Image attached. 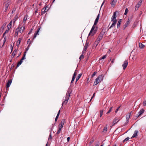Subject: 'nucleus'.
<instances>
[{
  "instance_id": "1",
  "label": "nucleus",
  "mask_w": 146,
  "mask_h": 146,
  "mask_svg": "<svg viewBox=\"0 0 146 146\" xmlns=\"http://www.w3.org/2000/svg\"><path fill=\"white\" fill-rule=\"evenodd\" d=\"M117 13L118 14L119 13V12L117 11H116L114 12L113 13V15L111 17V21L113 22L112 24L110 26V27L109 28V29H111V28L113 27L114 26L116 25L117 22V20L116 19V14Z\"/></svg>"
},
{
  "instance_id": "2",
  "label": "nucleus",
  "mask_w": 146,
  "mask_h": 146,
  "mask_svg": "<svg viewBox=\"0 0 146 146\" xmlns=\"http://www.w3.org/2000/svg\"><path fill=\"white\" fill-rule=\"evenodd\" d=\"M72 90L71 89L69 88L66 94V99L64 100V103H67L69 99V97L70 96V94Z\"/></svg>"
},
{
  "instance_id": "3",
  "label": "nucleus",
  "mask_w": 146,
  "mask_h": 146,
  "mask_svg": "<svg viewBox=\"0 0 146 146\" xmlns=\"http://www.w3.org/2000/svg\"><path fill=\"white\" fill-rule=\"evenodd\" d=\"M25 29V26H23V27H20V26H19L16 29V31L18 32H19L21 33H22L24 30Z\"/></svg>"
},
{
  "instance_id": "4",
  "label": "nucleus",
  "mask_w": 146,
  "mask_h": 146,
  "mask_svg": "<svg viewBox=\"0 0 146 146\" xmlns=\"http://www.w3.org/2000/svg\"><path fill=\"white\" fill-rule=\"evenodd\" d=\"M48 9L49 8L47 6H46L45 7L43 8L41 10V15L44 14L48 11Z\"/></svg>"
},
{
  "instance_id": "5",
  "label": "nucleus",
  "mask_w": 146,
  "mask_h": 146,
  "mask_svg": "<svg viewBox=\"0 0 146 146\" xmlns=\"http://www.w3.org/2000/svg\"><path fill=\"white\" fill-rule=\"evenodd\" d=\"M142 2V0H140L138 2L137 4L136 5L135 7V11H136L138 10V8L141 6V3Z\"/></svg>"
},
{
  "instance_id": "6",
  "label": "nucleus",
  "mask_w": 146,
  "mask_h": 146,
  "mask_svg": "<svg viewBox=\"0 0 146 146\" xmlns=\"http://www.w3.org/2000/svg\"><path fill=\"white\" fill-rule=\"evenodd\" d=\"M130 21L129 19H128V20L125 23V25L123 26V30H124L130 24Z\"/></svg>"
},
{
  "instance_id": "7",
  "label": "nucleus",
  "mask_w": 146,
  "mask_h": 146,
  "mask_svg": "<svg viewBox=\"0 0 146 146\" xmlns=\"http://www.w3.org/2000/svg\"><path fill=\"white\" fill-rule=\"evenodd\" d=\"M89 43L87 42H86V44L84 46V49L82 52V54H83L84 53H85L86 50L88 48Z\"/></svg>"
},
{
  "instance_id": "8",
  "label": "nucleus",
  "mask_w": 146,
  "mask_h": 146,
  "mask_svg": "<svg viewBox=\"0 0 146 146\" xmlns=\"http://www.w3.org/2000/svg\"><path fill=\"white\" fill-rule=\"evenodd\" d=\"M12 80V79H10L8 80V82L7 83L6 89H7V88H9L11 84Z\"/></svg>"
},
{
  "instance_id": "9",
  "label": "nucleus",
  "mask_w": 146,
  "mask_h": 146,
  "mask_svg": "<svg viewBox=\"0 0 146 146\" xmlns=\"http://www.w3.org/2000/svg\"><path fill=\"white\" fill-rule=\"evenodd\" d=\"M128 64V62L127 60H125L123 64L122 65V66L124 70H125L127 67Z\"/></svg>"
},
{
  "instance_id": "10",
  "label": "nucleus",
  "mask_w": 146,
  "mask_h": 146,
  "mask_svg": "<svg viewBox=\"0 0 146 146\" xmlns=\"http://www.w3.org/2000/svg\"><path fill=\"white\" fill-rule=\"evenodd\" d=\"M104 77V76L103 75H102L98 76L96 79V80L98 78V79L97 80V82H99V83L103 80V78Z\"/></svg>"
},
{
  "instance_id": "11",
  "label": "nucleus",
  "mask_w": 146,
  "mask_h": 146,
  "mask_svg": "<svg viewBox=\"0 0 146 146\" xmlns=\"http://www.w3.org/2000/svg\"><path fill=\"white\" fill-rule=\"evenodd\" d=\"M103 36V35H102L101 34H100V35L98 36V40H97L98 41H97V42L98 43H99V42L102 39ZM98 44V43L97 45Z\"/></svg>"
},
{
  "instance_id": "12",
  "label": "nucleus",
  "mask_w": 146,
  "mask_h": 146,
  "mask_svg": "<svg viewBox=\"0 0 146 146\" xmlns=\"http://www.w3.org/2000/svg\"><path fill=\"white\" fill-rule=\"evenodd\" d=\"M116 2L117 1L114 0H113L111 3V7H112L113 8H114Z\"/></svg>"
},
{
  "instance_id": "13",
  "label": "nucleus",
  "mask_w": 146,
  "mask_h": 146,
  "mask_svg": "<svg viewBox=\"0 0 146 146\" xmlns=\"http://www.w3.org/2000/svg\"><path fill=\"white\" fill-rule=\"evenodd\" d=\"M144 111L145 110L143 109H141L138 113V116H137V117H138L140 115H141L144 112Z\"/></svg>"
},
{
  "instance_id": "14",
  "label": "nucleus",
  "mask_w": 146,
  "mask_h": 146,
  "mask_svg": "<svg viewBox=\"0 0 146 146\" xmlns=\"http://www.w3.org/2000/svg\"><path fill=\"white\" fill-rule=\"evenodd\" d=\"M138 133V131L137 130H135L134 131V133L133 135L131 137V138H133L134 137H136L137 136V134Z\"/></svg>"
},
{
  "instance_id": "15",
  "label": "nucleus",
  "mask_w": 146,
  "mask_h": 146,
  "mask_svg": "<svg viewBox=\"0 0 146 146\" xmlns=\"http://www.w3.org/2000/svg\"><path fill=\"white\" fill-rule=\"evenodd\" d=\"M99 16H100V15H99V14L97 16V17L96 18V19L95 20V22H94V25H96L97 24V23H98V20H99Z\"/></svg>"
},
{
  "instance_id": "16",
  "label": "nucleus",
  "mask_w": 146,
  "mask_h": 146,
  "mask_svg": "<svg viewBox=\"0 0 146 146\" xmlns=\"http://www.w3.org/2000/svg\"><path fill=\"white\" fill-rule=\"evenodd\" d=\"M103 144H104V146H110L111 143L109 141H108L103 143Z\"/></svg>"
},
{
  "instance_id": "17",
  "label": "nucleus",
  "mask_w": 146,
  "mask_h": 146,
  "mask_svg": "<svg viewBox=\"0 0 146 146\" xmlns=\"http://www.w3.org/2000/svg\"><path fill=\"white\" fill-rule=\"evenodd\" d=\"M64 124V122L62 121L61 122V123L59 125V128L58 129H61L63 128V125Z\"/></svg>"
},
{
  "instance_id": "18",
  "label": "nucleus",
  "mask_w": 146,
  "mask_h": 146,
  "mask_svg": "<svg viewBox=\"0 0 146 146\" xmlns=\"http://www.w3.org/2000/svg\"><path fill=\"white\" fill-rule=\"evenodd\" d=\"M117 120H118V118L117 117L115 118L114 119L113 122V125H115L119 121V120L117 121Z\"/></svg>"
},
{
  "instance_id": "19",
  "label": "nucleus",
  "mask_w": 146,
  "mask_h": 146,
  "mask_svg": "<svg viewBox=\"0 0 146 146\" xmlns=\"http://www.w3.org/2000/svg\"><path fill=\"white\" fill-rule=\"evenodd\" d=\"M40 29V28H38V30L36 32V33H35L34 34V36L33 38V40L35 38V37H36L37 35H38L39 34H38V32H39V30Z\"/></svg>"
},
{
  "instance_id": "20",
  "label": "nucleus",
  "mask_w": 146,
  "mask_h": 146,
  "mask_svg": "<svg viewBox=\"0 0 146 146\" xmlns=\"http://www.w3.org/2000/svg\"><path fill=\"white\" fill-rule=\"evenodd\" d=\"M22 40V38H19V40L17 41V45L18 46V47H19V44H20V42Z\"/></svg>"
},
{
  "instance_id": "21",
  "label": "nucleus",
  "mask_w": 146,
  "mask_h": 146,
  "mask_svg": "<svg viewBox=\"0 0 146 146\" xmlns=\"http://www.w3.org/2000/svg\"><path fill=\"white\" fill-rule=\"evenodd\" d=\"M95 25H94L92 26V28L89 33V36H90V35L92 33L93 31L94 30L95 28V27L94 26Z\"/></svg>"
},
{
  "instance_id": "22",
  "label": "nucleus",
  "mask_w": 146,
  "mask_h": 146,
  "mask_svg": "<svg viewBox=\"0 0 146 146\" xmlns=\"http://www.w3.org/2000/svg\"><path fill=\"white\" fill-rule=\"evenodd\" d=\"M130 113H128L127 114L126 116V119H127V122H128V120L130 118Z\"/></svg>"
},
{
  "instance_id": "23",
  "label": "nucleus",
  "mask_w": 146,
  "mask_h": 146,
  "mask_svg": "<svg viewBox=\"0 0 146 146\" xmlns=\"http://www.w3.org/2000/svg\"><path fill=\"white\" fill-rule=\"evenodd\" d=\"M122 19H120L117 22V28H119L120 27V25L121 24V23L122 21Z\"/></svg>"
},
{
  "instance_id": "24",
  "label": "nucleus",
  "mask_w": 146,
  "mask_h": 146,
  "mask_svg": "<svg viewBox=\"0 0 146 146\" xmlns=\"http://www.w3.org/2000/svg\"><path fill=\"white\" fill-rule=\"evenodd\" d=\"M6 25V23H4L3 25H2V26L1 28V30H2V31H3L5 28V27Z\"/></svg>"
},
{
  "instance_id": "25",
  "label": "nucleus",
  "mask_w": 146,
  "mask_h": 146,
  "mask_svg": "<svg viewBox=\"0 0 146 146\" xmlns=\"http://www.w3.org/2000/svg\"><path fill=\"white\" fill-rule=\"evenodd\" d=\"M82 74H80L78 75V77L76 78V83L79 80V79H80V78L82 76Z\"/></svg>"
},
{
  "instance_id": "26",
  "label": "nucleus",
  "mask_w": 146,
  "mask_h": 146,
  "mask_svg": "<svg viewBox=\"0 0 146 146\" xmlns=\"http://www.w3.org/2000/svg\"><path fill=\"white\" fill-rule=\"evenodd\" d=\"M23 60L21 59L19 62L18 63V64L17 65V66L16 68H17V67H18L19 65L21 64L22 63Z\"/></svg>"
},
{
  "instance_id": "27",
  "label": "nucleus",
  "mask_w": 146,
  "mask_h": 146,
  "mask_svg": "<svg viewBox=\"0 0 146 146\" xmlns=\"http://www.w3.org/2000/svg\"><path fill=\"white\" fill-rule=\"evenodd\" d=\"M9 2H7V1L5 3V8H6V10H7L8 7L9 6Z\"/></svg>"
},
{
  "instance_id": "28",
  "label": "nucleus",
  "mask_w": 146,
  "mask_h": 146,
  "mask_svg": "<svg viewBox=\"0 0 146 146\" xmlns=\"http://www.w3.org/2000/svg\"><path fill=\"white\" fill-rule=\"evenodd\" d=\"M139 47L140 48H142L145 47V46L141 43H139Z\"/></svg>"
},
{
  "instance_id": "29",
  "label": "nucleus",
  "mask_w": 146,
  "mask_h": 146,
  "mask_svg": "<svg viewBox=\"0 0 146 146\" xmlns=\"http://www.w3.org/2000/svg\"><path fill=\"white\" fill-rule=\"evenodd\" d=\"M27 16H25L24 18V19H23V23H24V24H25V23L26 21L27 20Z\"/></svg>"
},
{
  "instance_id": "30",
  "label": "nucleus",
  "mask_w": 146,
  "mask_h": 146,
  "mask_svg": "<svg viewBox=\"0 0 146 146\" xmlns=\"http://www.w3.org/2000/svg\"><path fill=\"white\" fill-rule=\"evenodd\" d=\"M98 79V78L96 80H95L94 82V83L93 86L96 85L97 84H98V83H99V82H97V80Z\"/></svg>"
},
{
  "instance_id": "31",
  "label": "nucleus",
  "mask_w": 146,
  "mask_h": 146,
  "mask_svg": "<svg viewBox=\"0 0 146 146\" xmlns=\"http://www.w3.org/2000/svg\"><path fill=\"white\" fill-rule=\"evenodd\" d=\"M113 108V106L111 107L109 109L108 111L106 113V114H108L110 113L112 109Z\"/></svg>"
},
{
  "instance_id": "32",
  "label": "nucleus",
  "mask_w": 146,
  "mask_h": 146,
  "mask_svg": "<svg viewBox=\"0 0 146 146\" xmlns=\"http://www.w3.org/2000/svg\"><path fill=\"white\" fill-rule=\"evenodd\" d=\"M94 141V138H92V139H91V141H90V143H89V145H91L92 144V143Z\"/></svg>"
},
{
  "instance_id": "33",
  "label": "nucleus",
  "mask_w": 146,
  "mask_h": 146,
  "mask_svg": "<svg viewBox=\"0 0 146 146\" xmlns=\"http://www.w3.org/2000/svg\"><path fill=\"white\" fill-rule=\"evenodd\" d=\"M104 112V110H100V117H101L103 115V113Z\"/></svg>"
},
{
  "instance_id": "34",
  "label": "nucleus",
  "mask_w": 146,
  "mask_h": 146,
  "mask_svg": "<svg viewBox=\"0 0 146 146\" xmlns=\"http://www.w3.org/2000/svg\"><path fill=\"white\" fill-rule=\"evenodd\" d=\"M106 32L105 30L103 29L102 31L100 33V34L102 35H104V34Z\"/></svg>"
},
{
  "instance_id": "35",
  "label": "nucleus",
  "mask_w": 146,
  "mask_h": 146,
  "mask_svg": "<svg viewBox=\"0 0 146 146\" xmlns=\"http://www.w3.org/2000/svg\"><path fill=\"white\" fill-rule=\"evenodd\" d=\"M107 131V127H104V128L103 129V132L106 133Z\"/></svg>"
},
{
  "instance_id": "36",
  "label": "nucleus",
  "mask_w": 146,
  "mask_h": 146,
  "mask_svg": "<svg viewBox=\"0 0 146 146\" xmlns=\"http://www.w3.org/2000/svg\"><path fill=\"white\" fill-rule=\"evenodd\" d=\"M84 55L82 54L80 56L79 58V59L80 60L81 59H83L84 58Z\"/></svg>"
},
{
  "instance_id": "37",
  "label": "nucleus",
  "mask_w": 146,
  "mask_h": 146,
  "mask_svg": "<svg viewBox=\"0 0 146 146\" xmlns=\"http://www.w3.org/2000/svg\"><path fill=\"white\" fill-rule=\"evenodd\" d=\"M106 55H104V56H102L101 58H100V59L99 60H100L101 59H104L105 58H106Z\"/></svg>"
},
{
  "instance_id": "38",
  "label": "nucleus",
  "mask_w": 146,
  "mask_h": 146,
  "mask_svg": "<svg viewBox=\"0 0 146 146\" xmlns=\"http://www.w3.org/2000/svg\"><path fill=\"white\" fill-rule=\"evenodd\" d=\"M129 139V137H127L126 138H125L124 140H123V142H125V141H128Z\"/></svg>"
},
{
  "instance_id": "39",
  "label": "nucleus",
  "mask_w": 146,
  "mask_h": 146,
  "mask_svg": "<svg viewBox=\"0 0 146 146\" xmlns=\"http://www.w3.org/2000/svg\"><path fill=\"white\" fill-rule=\"evenodd\" d=\"M128 10L127 8H126L125 9V12L124 13V15H126L128 12Z\"/></svg>"
},
{
  "instance_id": "40",
  "label": "nucleus",
  "mask_w": 146,
  "mask_h": 146,
  "mask_svg": "<svg viewBox=\"0 0 146 146\" xmlns=\"http://www.w3.org/2000/svg\"><path fill=\"white\" fill-rule=\"evenodd\" d=\"M97 73V72L96 71L94 72L92 76V78H93L94 76H95Z\"/></svg>"
},
{
  "instance_id": "41",
  "label": "nucleus",
  "mask_w": 146,
  "mask_h": 146,
  "mask_svg": "<svg viewBox=\"0 0 146 146\" xmlns=\"http://www.w3.org/2000/svg\"><path fill=\"white\" fill-rule=\"evenodd\" d=\"M96 30H94L93 33H92L90 35H91L92 36H93L96 33Z\"/></svg>"
},
{
  "instance_id": "42",
  "label": "nucleus",
  "mask_w": 146,
  "mask_h": 146,
  "mask_svg": "<svg viewBox=\"0 0 146 146\" xmlns=\"http://www.w3.org/2000/svg\"><path fill=\"white\" fill-rule=\"evenodd\" d=\"M6 41V37L5 36L4 38L3 41V46L4 44L5 43V42Z\"/></svg>"
},
{
  "instance_id": "43",
  "label": "nucleus",
  "mask_w": 146,
  "mask_h": 146,
  "mask_svg": "<svg viewBox=\"0 0 146 146\" xmlns=\"http://www.w3.org/2000/svg\"><path fill=\"white\" fill-rule=\"evenodd\" d=\"M61 130V129H58V131L57 132V134H59Z\"/></svg>"
},
{
  "instance_id": "44",
  "label": "nucleus",
  "mask_w": 146,
  "mask_h": 146,
  "mask_svg": "<svg viewBox=\"0 0 146 146\" xmlns=\"http://www.w3.org/2000/svg\"><path fill=\"white\" fill-rule=\"evenodd\" d=\"M60 110H59V111H58V113L57 115V116H56V117H58L59 115V114H60Z\"/></svg>"
},
{
  "instance_id": "45",
  "label": "nucleus",
  "mask_w": 146,
  "mask_h": 146,
  "mask_svg": "<svg viewBox=\"0 0 146 146\" xmlns=\"http://www.w3.org/2000/svg\"><path fill=\"white\" fill-rule=\"evenodd\" d=\"M104 106L105 107V109H106L107 108V104L106 103L104 105Z\"/></svg>"
},
{
  "instance_id": "46",
  "label": "nucleus",
  "mask_w": 146,
  "mask_h": 146,
  "mask_svg": "<svg viewBox=\"0 0 146 146\" xmlns=\"http://www.w3.org/2000/svg\"><path fill=\"white\" fill-rule=\"evenodd\" d=\"M75 77H72V81H71V83H72L73 82V81H74V80H75Z\"/></svg>"
},
{
  "instance_id": "47",
  "label": "nucleus",
  "mask_w": 146,
  "mask_h": 146,
  "mask_svg": "<svg viewBox=\"0 0 146 146\" xmlns=\"http://www.w3.org/2000/svg\"><path fill=\"white\" fill-rule=\"evenodd\" d=\"M16 10V8H15L13 9V10L12 11V13H13L15 12Z\"/></svg>"
},
{
  "instance_id": "48",
  "label": "nucleus",
  "mask_w": 146,
  "mask_h": 146,
  "mask_svg": "<svg viewBox=\"0 0 146 146\" xmlns=\"http://www.w3.org/2000/svg\"><path fill=\"white\" fill-rule=\"evenodd\" d=\"M31 43L30 42V44H29V45H28V47H27V49H26V51H27L29 49V47H30V44H31Z\"/></svg>"
},
{
  "instance_id": "49",
  "label": "nucleus",
  "mask_w": 146,
  "mask_h": 146,
  "mask_svg": "<svg viewBox=\"0 0 146 146\" xmlns=\"http://www.w3.org/2000/svg\"><path fill=\"white\" fill-rule=\"evenodd\" d=\"M120 107H121V106H119V107H118L117 108V109L115 111V113H116L117 112V111H118V110H119V109L120 108Z\"/></svg>"
},
{
  "instance_id": "50",
  "label": "nucleus",
  "mask_w": 146,
  "mask_h": 146,
  "mask_svg": "<svg viewBox=\"0 0 146 146\" xmlns=\"http://www.w3.org/2000/svg\"><path fill=\"white\" fill-rule=\"evenodd\" d=\"M143 105L144 106H145L146 105V101H144L143 103Z\"/></svg>"
},
{
  "instance_id": "51",
  "label": "nucleus",
  "mask_w": 146,
  "mask_h": 146,
  "mask_svg": "<svg viewBox=\"0 0 146 146\" xmlns=\"http://www.w3.org/2000/svg\"><path fill=\"white\" fill-rule=\"evenodd\" d=\"M76 75H77V73L76 72H75L73 74V77H75Z\"/></svg>"
},
{
  "instance_id": "52",
  "label": "nucleus",
  "mask_w": 146,
  "mask_h": 146,
  "mask_svg": "<svg viewBox=\"0 0 146 146\" xmlns=\"http://www.w3.org/2000/svg\"><path fill=\"white\" fill-rule=\"evenodd\" d=\"M12 21H11L10 22V23H9V24L8 25H9V26H10V27H11V25H12Z\"/></svg>"
},
{
  "instance_id": "53",
  "label": "nucleus",
  "mask_w": 146,
  "mask_h": 146,
  "mask_svg": "<svg viewBox=\"0 0 146 146\" xmlns=\"http://www.w3.org/2000/svg\"><path fill=\"white\" fill-rule=\"evenodd\" d=\"M25 55H23V56L22 58H21V60H25Z\"/></svg>"
},
{
  "instance_id": "54",
  "label": "nucleus",
  "mask_w": 146,
  "mask_h": 146,
  "mask_svg": "<svg viewBox=\"0 0 146 146\" xmlns=\"http://www.w3.org/2000/svg\"><path fill=\"white\" fill-rule=\"evenodd\" d=\"M9 31V28L8 27V29L7 30H6L5 32L4 33H5V34H6L8 33V32Z\"/></svg>"
},
{
  "instance_id": "55",
  "label": "nucleus",
  "mask_w": 146,
  "mask_h": 146,
  "mask_svg": "<svg viewBox=\"0 0 146 146\" xmlns=\"http://www.w3.org/2000/svg\"><path fill=\"white\" fill-rule=\"evenodd\" d=\"M15 55V54L14 52H13L12 55V56H13V57H14Z\"/></svg>"
},
{
  "instance_id": "56",
  "label": "nucleus",
  "mask_w": 146,
  "mask_h": 146,
  "mask_svg": "<svg viewBox=\"0 0 146 146\" xmlns=\"http://www.w3.org/2000/svg\"><path fill=\"white\" fill-rule=\"evenodd\" d=\"M18 33V32H17V31H16V32L15 33V37L17 36Z\"/></svg>"
},
{
  "instance_id": "57",
  "label": "nucleus",
  "mask_w": 146,
  "mask_h": 146,
  "mask_svg": "<svg viewBox=\"0 0 146 146\" xmlns=\"http://www.w3.org/2000/svg\"><path fill=\"white\" fill-rule=\"evenodd\" d=\"M32 30H33V29H31V30H30V31L29 32V33H28V35H29L30 34H31L32 32Z\"/></svg>"
},
{
  "instance_id": "58",
  "label": "nucleus",
  "mask_w": 146,
  "mask_h": 146,
  "mask_svg": "<svg viewBox=\"0 0 146 146\" xmlns=\"http://www.w3.org/2000/svg\"><path fill=\"white\" fill-rule=\"evenodd\" d=\"M95 93H94V94H93L92 97L91 98V99L90 101H91V100L95 96Z\"/></svg>"
},
{
  "instance_id": "59",
  "label": "nucleus",
  "mask_w": 146,
  "mask_h": 146,
  "mask_svg": "<svg viewBox=\"0 0 146 146\" xmlns=\"http://www.w3.org/2000/svg\"><path fill=\"white\" fill-rule=\"evenodd\" d=\"M52 137L51 135V134H50L49 135V137L48 140H49L50 139H52Z\"/></svg>"
},
{
  "instance_id": "60",
  "label": "nucleus",
  "mask_w": 146,
  "mask_h": 146,
  "mask_svg": "<svg viewBox=\"0 0 146 146\" xmlns=\"http://www.w3.org/2000/svg\"><path fill=\"white\" fill-rule=\"evenodd\" d=\"M70 139V137H68V138H67V139L68 142L69 141Z\"/></svg>"
},
{
  "instance_id": "61",
  "label": "nucleus",
  "mask_w": 146,
  "mask_h": 146,
  "mask_svg": "<svg viewBox=\"0 0 146 146\" xmlns=\"http://www.w3.org/2000/svg\"><path fill=\"white\" fill-rule=\"evenodd\" d=\"M11 52H12L13 51V47L12 46V45H11Z\"/></svg>"
},
{
  "instance_id": "62",
  "label": "nucleus",
  "mask_w": 146,
  "mask_h": 146,
  "mask_svg": "<svg viewBox=\"0 0 146 146\" xmlns=\"http://www.w3.org/2000/svg\"><path fill=\"white\" fill-rule=\"evenodd\" d=\"M135 23H134L133 25V26H132V27L133 28H135Z\"/></svg>"
},
{
  "instance_id": "63",
  "label": "nucleus",
  "mask_w": 146,
  "mask_h": 146,
  "mask_svg": "<svg viewBox=\"0 0 146 146\" xmlns=\"http://www.w3.org/2000/svg\"><path fill=\"white\" fill-rule=\"evenodd\" d=\"M16 17H15L13 19V20H14V23L15 22V21H16Z\"/></svg>"
},
{
  "instance_id": "64",
  "label": "nucleus",
  "mask_w": 146,
  "mask_h": 146,
  "mask_svg": "<svg viewBox=\"0 0 146 146\" xmlns=\"http://www.w3.org/2000/svg\"><path fill=\"white\" fill-rule=\"evenodd\" d=\"M17 51V50H16V49H15L13 51V52H14V53H15Z\"/></svg>"
}]
</instances>
